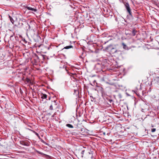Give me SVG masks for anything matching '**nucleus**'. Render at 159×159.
<instances>
[{
    "instance_id": "nucleus-1",
    "label": "nucleus",
    "mask_w": 159,
    "mask_h": 159,
    "mask_svg": "<svg viewBox=\"0 0 159 159\" xmlns=\"http://www.w3.org/2000/svg\"><path fill=\"white\" fill-rule=\"evenodd\" d=\"M125 6L127 11L129 13V15L131 16H132L131 10L129 3L128 2H126L125 4Z\"/></svg>"
},
{
    "instance_id": "nucleus-2",
    "label": "nucleus",
    "mask_w": 159,
    "mask_h": 159,
    "mask_svg": "<svg viewBox=\"0 0 159 159\" xmlns=\"http://www.w3.org/2000/svg\"><path fill=\"white\" fill-rule=\"evenodd\" d=\"M86 152V155L89 158H92L93 157V153L90 150H87Z\"/></svg>"
},
{
    "instance_id": "nucleus-3",
    "label": "nucleus",
    "mask_w": 159,
    "mask_h": 159,
    "mask_svg": "<svg viewBox=\"0 0 159 159\" xmlns=\"http://www.w3.org/2000/svg\"><path fill=\"white\" fill-rule=\"evenodd\" d=\"M154 83H156L157 82V86H159V77H157L155 78L154 81H152Z\"/></svg>"
},
{
    "instance_id": "nucleus-4",
    "label": "nucleus",
    "mask_w": 159,
    "mask_h": 159,
    "mask_svg": "<svg viewBox=\"0 0 159 159\" xmlns=\"http://www.w3.org/2000/svg\"><path fill=\"white\" fill-rule=\"evenodd\" d=\"M21 41H22L21 43L23 45H25V44H28V42L25 40V39L22 38Z\"/></svg>"
},
{
    "instance_id": "nucleus-5",
    "label": "nucleus",
    "mask_w": 159,
    "mask_h": 159,
    "mask_svg": "<svg viewBox=\"0 0 159 159\" xmlns=\"http://www.w3.org/2000/svg\"><path fill=\"white\" fill-rule=\"evenodd\" d=\"M85 151L87 152V151L85 150H82V151H81V152L80 154V155L81 157H82V158L83 157L84 152Z\"/></svg>"
},
{
    "instance_id": "nucleus-6",
    "label": "nucleus",
    "mask_w": 159,
    "mask_h": 159,
    "mask_svg": "<svg viewBox=\"0 0 159 159\" xmlns=\"http://www.w3.org/2000/svg\"><path fill=\"white\" fill-rule=\"evenodd\" d=\"M122 44L123 46V48L124 49L127 50L129 49L128 47L124 43H122Z\"/></svg>"
},
{
    "instance_id": "nucleus-7",
    "label": "nucleus",
    "mask_w": 159,
    "mask_h": 159,
    "mask_svg": "<svg viewBox=\"0 0 159 159\" xmlns=\"http://www.w3.org/2000/svg\"><path fill=\"white\" fill-rule=\"evenodd\" d=\"M27 8L29 10H30L32 11H34L35 12L36 11V9L35 8H33L30 7H27Z\"/></svg>"
},
{
    "instance_id": "nucleus-8",
    "label": "nucleus",
    "mask_w": 159,
    "mask_h": 159,
    "mask_svg": "<svg viewBox=\"0 0 159 159\" xmlns=\"http://www.w3.org/2000/svg\"><path fill=\"white\" fill-rule=\"evenodd\" d=\"M136 32V31L135 30V29H133L132 31L131 35L133 36H135V35Z\"/></svg>"
},
{
    "instance_id": "nucleus-9",
    "label": "nucleus",
    "mask_w": 159,
    "mask_h": 159,
    "mask_svg": "<svg viewBox=\"0 0 159 159\" xmlns=\"http://www.w3.org/2000/svg\"><path fill=\"white\" fill-rule=\"evenodd\" d=\"M41 95V98L43 99H46L47 97V95L45 94H43Z\"/></svg>"
},
{
    "instance_id": "nucleus-10",
    "label": "nucleus",
    "mask_w": 159,
    "mask_h": 159,
    "mask_svg": "<svg viewBox=\"0 0 159 159\" xmlns=\"http://www.w3.org/2000/svg\"><path fill=\"white\" fill-rule=\"evenodd\" d=\"M73 48V46H72L70 45V46H68L65 47L64 48V49H68L70 48Z\"/></svg>"
},
{
    "instance_id": "nucleus-11",
    "label": "nucleus",
    "mask_w": 159,
    "mask_h": 159,
    "mask_svg": "<svg viewBox=\"0 0 159 159\" xmlns=\"http://www.w3.org/2000/svg\"><path fill=\"white\" fill-rule=\"evenodd\" d=\"M111 52L112 53H115L117 52V50L113 48H112L111 49Z\"/></svg>"
},
{
    "instance_id": "nucleus-12",
    "label": "nucleus",
    "mask_w": 159,
    "mask_h": 159,
    "mask_svg": "<svg viewBox=\"0 0 159 159\" xmlns=\"http://www.w3.org/2000/svg\"><path fill=\"white\" fill-rule=\"evenodd\" d=\"M66 126L68 127L69 128H73V125L70 124H66Z\"/></svg>"
},
{
    "instance_id": "nucleus-13",
    "label": "nucleus",
    "mask_w": 159,
    "mask_h": 159,
    "mask_svg": "<svg viewBox=\"0 0 159 159\" xmlns=\"http://www.w3.org/2000/svg\"><path fill=\"white\" fill-rule=\"evenodd\" d=\"M22 21L23 22V23H21L22 25H26L27 24L25 20H22Z\"/></svg>"
},
{
    "instance_id": "nucleus-14",
    "label": "nucleus",
    "mask_w": 159,
    "mask_h": 159,
    "mask_svg": "<svg viewBox=\"0 0 159 159\" xmlns=\"http://www.w3.org/2000/svg\"><path fill=\"white\" fill-rule=\"evenodd\" d=\"M156 130V129L155 128H153L151 129V131L152 132H155Z\"/></svg>"
},
{
    "instance_id": "nucleus-15",
    "label": "nucleus",
    "mask_w": 159,
    "mask_h": 159,
    "mask_svg": "<svg viewBox=\"0 0 159 159\" xmlns=\"http://www.w3.org/2000/svg\"><path fill=\"white\" fill-rule=\"evenodd\" d=\"M34 133L38 137H39V134L38 133H37L34 132Z\"/></svg>"
},
{
    "instance_id": "nucleus-16",
    "label": "nucleus",
    "mask_w": 159,
    "mask_h": 159,
    "mask_svg": "<svg viewBox=\"0 0 159 159\" xmlns=\"http://www.w3.org/2000/svg\"><path fill=\"white\" fill-rule=\"evenodd\" d=\"M10 20L11 21V22L12 23H13V22H14V20H13L12 18V19H10Z\"/></svg>"
},
{
    "instance_id": "nucleus-17",
    "label": "nucleus",
    "mask_w": 159,
    "mask_h": 159,
    "mask_svg": "<svg viewBox=\"0 0 159 159\" xmlns=\"http://www.w3.org/2000/svg\"><path fill=\"white\" fill-rule=\"evenodd\" d=\"M109 102L110 103H111V102H112V100L111 99H110L109 100Z\"/></svg>"
},
{
    "instance_id": "nucleus-18",
    "label": "nucleus",
    "mask_w": 159,
    "mask_h": 159,
    "mask_svg": "<svg viewBox=\"0 0 159 159\" xmlns=\"http://www.w3.org/2000/svg\"><path fill=\"white\" fill-rule=\"evenodd\" d=\"M9 18H10V19H12V18L11 16H9Z\"/></svg>"
},
{
    "instance_id": "nucleus-19",
    "label": "nucleus",
    "mask_w": 159,
    "mask_h": 159,
    "mask_svg": "<svg viewBox=\"0 0 159 159\" xmlns=\"http://www.w3.org/2000/svg\"><path fill=\"white\" fill-rule=\"evenodd\" d=\"M9 18H10V19H12V18L11 16H9Z\"/></svg>"
},
{
    "instance_id": "nucleus-20",
    "label": "nucleus",
    "mask_w": 159,
    "mask_h": 159,
    "mask_svg": "<svg viewBox=\"0 0 159 159\" xmlns=\"http://www.w3.org/2000/svg\"><path fill=\"white\" fill-rule=\"evenodd\" d=\"M52 107V105H51V106H50V108L51 109H51Z\"/></svg>"
},
{
    "instance_id": "nucleus-21",
    "label": "nucleus",
    "mask_w": 159,
    "mask_h": 159,
    "mask_svg": "<svg viewBox=\"0 0 159 159\" xmlns=\"http://www.w3.org/2000/svg\"><path fill=\"white\" fill-rule=\"evenodd\" d=\"M37 152L39 154H41V153L40 152L37 151Z\"/></svg>"
},
{
    "instance_id": "nucleus-22",
    "label": "nucleus",
    "mask_w": 159,
    "mask_h": 159,
    "mask_svg": "<svg viewBox=\"0 0 159 159\" xmlns=\"http://www.w3.org/2000/svg\"><path fill=\"white\" fill-rule=\"evenodd\" d=\"M133 92H134V93H136V91H133Z\"/></svg>"
},
{
    "instance_id": "nucleus-23",
    "label": "nucleus",
    "mask_w": 159,
    "mask_h": 159,
    "mask_svg": "<svg viewBox=\"0 0 159 159\" xmlns=\"http://www.w3.org/2000/svg\"><path fill=\"white\" fill-rule=\"evenodd\" d=\"M23 55L24 56L25 55V53H23Z\"/></svg>"
},
{
    "instance_id": "nucleus-24",
    "label": "nucleus",
    "mask_w": 159,
    "mask_h": 159,
    "mask_svg": "<svg viewBox=\"0 0 159 159\" xmlns=\"http://www.w3.org/2000/svg\"><path fill=\"white\" fill-rule=\"evenodd\" d=\"M152 127H154L153 125H152Z\"/></svg>"
},
{
    "instance_id": "nucleus-25",
    "label": "nucleus",
    "mask_w": 159,
    "mask_h": 159,
    "mask_svg": "<svg viewBox=\"0 0 159 159\" xmlns=\"http://www.w3.org/2000/svg\"><path fill=\"white\" fill-rule=\"evenodd\" d=\"M19 70H17V71H19Z\"/></svg>"
},
{
    "instance_id": "nucleus-26",
    "label": "nucleus",
    "mask_w": 159,
    "mask_h": 159,
    "mask_svg": "<svg viewBox=\"0 0 159 159\" xmlns=\"http://www.w3.org/2000/svg\"><path fill=\"white\" fill-rule=\"evenodd\" d=\"M25 70H26V69L25 68Z\"/></svg>"
},
{
    "instance_id": "nucleus-27",
    "label": "nucleus",
    "mask_w": 159,
    "mask_h": 159,
    "mask_svg": "<svg viewBox=\"0 0 159 159\" xmlns=\"http://www.w3.org/2000/svg\"><path fill=\"white\" fill-rule=\"evenodd\" d=\"M20 93H21V91H20Z\"/></svg>"
}]
</instances>
